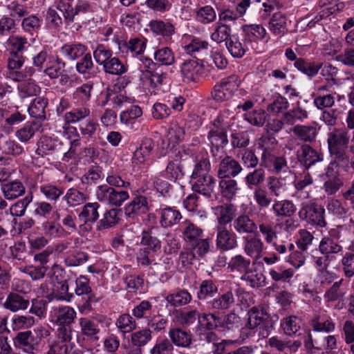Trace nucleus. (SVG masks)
<instances>
[{
  "instance_id": "obj_1",
  "label": "nucleus",
  "mask_w": 354,
  "mask_h": 354,
  "mask_svg": "<svg viewBox=\"0 0 354 354\" xmlns=\"http://www.w3.org/2000/svg\"><path fill=\"white\" fill-rule=\"evenodd\" d=\"M349 141L348 131L344 128L333 129L328 133L327 142L330 153L345 170L350 165H354L348 154Z\"/></svg>"
},
{
  "instance_id": "obj_2",
  "label": "nucleus",
  "mask_w": 354,
  "mask_h": 354,
  "mask_svg": "<svg viewBox=\"0 0 354 354\" xmlns=\"http://www.w3.org/2000/svg\"><path fill=\"white\" fill-rule=\"evenodd\" d=\"M227 128V124L221 117H217L210 126L207 138L211 145V153L216 160L225 155L224 148L228 143Z\"/></svg>"
},
{
  "instance_id": "obj_3",
  "label": "nucleus",
  "mask_w": 354,
  "mask_h": 354,
  "mask_svg": "<svg viewBox=\"0 0 354 354\" xmlns=\"http://www.w3.org/2000/svg\"><path fill=\"white\" fill-rule=\"evenodd\" d=\"M325 209L318 204L312 201L301 203L298 212L299 218L308 223L324 227L326 225L324 219Z\"/></svg>"
},
{
  "instance_id": "obj_4",
  "label": "nucleus",
  "mask_w": 354,
  "mask_h": 354,
  "mask_svg": "<svg viewBox=\"0 0 354 354\" xmlns=\"http://www.w3.org/2000/svg\"><path fill=\"white\" fill-rule=\"evenodd\" d=\"M100 205L98 203H86L77 214L78 230L80 234L84 235L91 232L93 225L99 218L98 209Z\"/></svg>"
},
{
  "instance_id": "obj_5",
  "label": "nucleus",
  "mask_w": 354,
  "mask_h": 354,
  "mask_svg": "<svg viewBox=\"0 0 354 354\" xmlns=\"http://www.w3.org/2000/svg\"><path fill=\"white\" fill-rule=\"evenodd\" d=\"M95 196L100 202L115 207H120L125 201L129 199V194L127 191L118 190L108 185H102L97 187Z\"/></svg>"
},
{
  "instance_id": "obj_6",
  "label": "nucleus",
  "mask_w": 354,
  "mask_h": 354,
  "mask_svg": "<svg viewBox=\"0 0 354 354\" xmlns=\"http://www.w3.org/2000/svg\"><path fill=\"white\" fill-rule=\"evenodd\" d=\"M76 317L75 310L70 306H54L50 312V322L55 326L73 325Z\"/></svg>"
},
{
  "instance_id": "obj_7",
  "label": "nucleus",
  "mask_w": 354,
  "mask_h": 354,
  "mask_svg": "<svg viewBox=\"0 0 354 354\" xmlns=\"http://www.w3.org/2000/svg\"><path fill=\"white\" fill-rule=\"evenodd\" d=\"M242 30L244 33V40L254 50H257L258 40H265L268 42L270 39V36L262 25L247 24L242 26Z\"/></svg>"
},
{
  "instance_id": "obj_8",
  "label": "nucleus",
  "mask_w": 354,
  "mask_h": 354,
  "mask_svg": "<svg viewBox=\"0 0 354 354\" xmlns=\"http://www.w3.org/2000/svg\"><path fill=\"white\" fill-rule=\"evenodd\" d=\"M297 159L305 170H308L312 166L323 161V155L310 145L303 144L297 152Z\"/></svg>"
},
{
  "instance_id": "obj_9",
  "label": "nucleus",
  "mask_w": 354,
  "mask_h": 354,
  "mask_svg": "<svg viewBox=\"0 0 354 354\" xmlns=\"http://www.w3.org/2000/svg\"><path fill=\"white\" fill-rule=\"evenodd\" d=\"M216 245L218 249L227 251L237 246L236 236L227 229L226 226L216 225Z\"/></svg>"
},
{
  "instance_id": "obj_10",
  "label": "nucleus",
  "mask_w": 354,
  "mask_h": 354,
  "mask_svg": "<svg viewBox=\"0 0 354 354\" xmlns=\"http://www.w3.org/2000/svg\"><path fill=\"white\" fill-rule=\"evenodd\" d=\"M180 72L184 82H196L202 76L204 66L195 59H187L180 65Z\"/></svg>"
},
{
  "instance_id": "obj_11",
  "label": "nucleus",
  "mask_w": 354,
  "mask_h": 354,
  "mask_svg": "<svg viewBox=\"0 0 354 354\" xmlns=\"http://www.w3.org/2000/svg\"><path fill=\"white\" fill-rule=\"evenodd\" d=\"M221 159L217 172L218 178H234L243 171L241 164L232 157L224 156Z\"/></svg>"
},
{
  "instance_id": "obj_12",
  "label": "nucleus",
  "mask_w": 354,
  "mask_h": 354,
  "mask_svg": "<svg viewBox=\"0 0 354 354\" xmlns=\"http://www.w3.org/2000/svg\"><path fill=\"white\" fill-rule=\"evenodd\" d=\"M168 337L172 345L179 348H190L192 344V334L179 327L170 328Z\"/></svg>"
},
{
  "instance_id": "obj_13",
  "label": "nucleus",
  "mask_w": 354,
  "mask_h": 354,
  "mask_svg": "<svg viewBox=\"0 0 354 354\" xmlns=\"http://www.w3.org/2000/svg\"><path fill=\"white\" fill-rule=\"evenodd\" d=\"M243 250L248 256L256 260L262 257L265 246L259 236H246L243 238Z\"/></svg>"
},
{
  "instance_id": "obj_14",
  "label": "nucleus",
  "mask_w": 354,
  "mask_h": 354,
  "mask_svg": "<svg viewBox=\"0 0 354 354\" xmlns=\"http://www.w3.org/2000/svg\"><path fill=\"white\" fill-rule=\"evenodd\" d=\"M212 212L218 222L217 225L226 226L234 220L236 208L232 204L224 203L213 207Z\"/></svg>"
},
{
  "instance_id": "obj_15",
  "label": "nucleus",
  "mask_w": 354,
  "mask_h": 354,
  "mask_svg": "<svg viewBox=\"0 0 354 354\" xmlns=\"http://www.w3.org/2000/svg\"><path fill=\"white\" fill-rule=\"evenodd\" d=\"M193 189L205 196L210 197L216 186V180L212 175L192 179Z\"/></svg>"
},
{
  "instance_id": "obj_16",
  "label": "nucleus",
  "mask_w": 354,
  "mask_h": 354,
  "mask_svg": "<svg viewBox=\"0 0 354 354\" xmlns=\"http://www.w3.org/2000/svg\"><path fill=\"white\" fill-rule=\"evenodd\" d=\"M232 227L239 234H252L258 229V225L247 214H241L234 218Z\"/></svg>"
},
{
  "instance_id": "obj_17",
  "label": "nucleus",
  "mask_w": 354,
  "mask_h": 354,
  "mask_svg": "<svg viewBox=\"0 0 354 354\" xmlns=\"http://www.w3.org/2000/svg\"><path fill=\"white\" fill-rule=\"evenodd\" d=\"M235 303V297L232 290H230L209 301V308L220 312L230 309Z\"/></svg>"
},
{
  "instance_id": "obj_18",
  "label": "nucleus",
  "mask_w": 354,
  "mask_h": 354,
  "mask_svg": "<svg viewBox=\"0 0 354 354\" xmlns=\"http://www.w3.org/2000/svg\"><path fill=\"white\" fill-rule=\"evenodd\" d=\"M79 326L81 335L88 339L97 341L100 332V324L97 322L88 317H80Z\"/></svg>"
},
{
  "instance_id": "obj_19",
  "label": "nucleus",
  "mask_w": 354,
  "mask_h": 354,
  "mask_svg": "<svg viewBox=\"0 0 354 354\" xmlns=\"http://www.w3.org/2000/svg\"><path fill=\"white\" fill-rule=\"evenodd\" d=\"M271 210L277 217H292L295 214L297 207L290 200H274Z\"/></svg>"
},
{
  "instance_id": "obj_20",
  "label": "nucleus",
  "mask_w": 354,
  "mask_h": 354,
  "mask_svg": "<svg viewBox=\"0 0 354 354\" xmlns=\"http://www.w3.org/2000/svg\"><path fill=\"white\" fill-rule=\"evenodd\" d=\"M180 230L183 239L187 244L203 236V230L189 220L184 221L180 225Z\"/></svg>"
},
{
  "instance_id": "obj_21",
  "label": "nucleus",
  "mask_w": 354,
  "mask_h": 354,
  "mask_svg": "<svg viewBox=\"0 0 354 354\" xmlns=\"http://www.w3.org/2000/svg\"><path fill=\"white\" fill-rule=\"evenodd\" d=\"M29 300L20 295L17 292H10L6 297L3 306L6 309L15 313L19 310H25L29 306Z\"/></svg>"
},
{
  "instance_id": "obj_22",
  "label": "nucleus",
  "mask_w": 354,
  "mask_h": 354,
  "mask_svg": "<svg viewBox=\"0 0 354 354\" xmlns=\"http://www.w3.org/2000/svg\"><path fill=\"white\" fill-rule=\"evenodd\" d=\"M291 131L299 140L309 143L315 141L318 134V129L315 125L297 124L291 129Z\"/></svg>"
},
{
  "instance_id": "obj_23",
  "label": "nucleus",
  "mask_w": 354,
  "mask_h": 354,
  "mask_svg": "<svg viewBox=\"0 0 354 354\" xmlns=\"http://www.w3.org/2000/svg\"><path fill=\"white\" fill-rule=\"evenodd\" d=\"M148 210L147 198L140 195L136 196L124 207L125 215L128 217H134L140 214L146 213Z\"/></svg>"
},
{
  "instance_id": "obj_24",
  "label": "nucleus",
  "mask_w": 354,
  "mask_h": 354,
  "mask_svg": "<svg viewBox=\"0 0 354 354\" xmlns=\"http://www.w3.org/2000/svg\"><path fill=\"white\" fill-rule=\"evenodd\" d=\"M153 147L154 142L151 139H143L140 147L133 152L132 162L136 164H140L147 161L150 158Z\"/></svg>"
},
{
  "instance_id": "obj_25",
  "label": "nucleus",
  "mask_w": 354,
  "mask_h": 354,
  "mask_svg": "<svg viewBox=\"0 0 354 354\" xmlns=\"http://www.w3.org/2000/svg\"><path fill=\"white\" fill-rule=\"evenodd\" d=\"M160 223L162 227H171L179 223L182 218L181 213L175 207L165 206L159 210Z\"/></svg>"
},
{
  "instance_id": "obj_26",
  "label": "nucleus",
  "mask_w": 354,
  "mask_h": 354,
  "mask_svg": "<svg viewBox=\"0 0 354 354\" xmlns=\"http://www.w3.org/2000/svg\"><path fill=\"white\" fill-rule=\"evenodd\" d=\"M41 128V124L37 121L26 123L15 133L16 138L22 143H28Z\"/></svg>"
},
{
  "instance_id": "obj_27",
  "label": "nucleus",
  "mask_w": 354,
  "mask_h": 354,
  "mask_svg": "<svg viewBox=\"0 0 354 354\" xmlns=\"http://www.w3.org/2000/svg\"><path fill=\"white\" fill-rule=\"evenodd\" d=\"M165 300L171 306L177 308L189 304L192 300V296L187 290L178 288L168 294Z\"/></svg>"
},
{
  "instance_id": "obj_28",
  "label": "nucleus",
  "mask_w": 354,
  "mask_h": 354,
  "mask_svg": "<svg viewBox=\"0 0 354 354\" xmlns=\"http://www.w3.org/2000/svg\"><path fill=\"white\" fill-rule=\"evenodd\" d=\"M121 209L112 208L106 210L97 225V230H104L115 226L120 221Z\"/></svg>"
},
{
  "instance_id": "obj_29",
  "label": "nucleus",
  "mask_w": 354,
  "mask_h": 354,
  "mask_svg": "<svg viewBox=\"0 0 354 354\" xmlns=\"http://www.w3.org/2000/svg\"><path fill=\"white\" fill-rule=\"evenodd\" d=\"M25 187L19 180H13L1 185V191L7 200L16 199L25 193Z\"/></svg>"
},
{
  "instance_id": "obj_30",
  "label": "nucleus",
  "mask_w": 354,
  "mask_h": 354,
  "mask_svg": "<svg viewBox=\"0 0 354 354\" xmlns=\"http://www.w3.org/2000/svg\"><path fill=\"white\" fill-rule=\"evenodd\" d=\"M30 46L28 39L21 35H12L7 41V50L10 53L22 55Z\"/></svg>"
},
{
  "instance_id": "obj_31",
  "label": "nucleus",
  "mask_w": 354,
  "mask_h": 354,
  "mask_svg": "<svg viewBox=\"0 0 354 354\" xmlns=\"http://www.w3.org/2000/svg\"><path fill=\"white\" fill-rule=\"evenodd\" d=\"M248 322L247 327L254 329L269 318L266 310L261 306H254L248 311Z\"/></svg>"
},
{
  "instance_id": "obj_32",
  "label": "nucleus",
  "mask_w": 354,
  "mask_h": 354,
  "mask_svg": "<svg viewBox=\"0 0 354 354\" xmlns=\"http://www.w3.org/2000/svg\"><path fill=\"white\" fill-rule=\"evenodd\" d=\"M149 27L154 35L164 37H170L175 32V28L171 23L160 19L151 20Z\"/></svg>"
},
{
  "instance_id": "obj_33",
  "label": "nucleus",
  "mask_w": 354,
  "mask_h": 354,
  "mask_svg": "<svg viewBox=\"0 0 354 354\" xmlns=\"http://www.w3.org/2000/svg\"><path fill=\"white\" fill-rule=\"evenodd\" d=\"M14 342L16 346L24 350H33L39 344V339L35 338L30 330L19 332L14 338Z\"/></svg>"
},
{
  "instance_id": "obj_34",
  "label": "nucleus",
  "mask_w": 354,
  "mask_h": 354,
  "mask_svg": "<svg viewBox=\"0 0 354 354\" xmlns=\"http://www.w3.org/2000/svg\"><path fill=\"white\" fill-rule=\"evenodd\" d=\"M18 93L21 99H26L30 97L37 95L40 91L41 88L32 78H28L24 82H21L18 86Z\"/></svg>"
},
{
  "instance_id": "obj_35",
  "label": "nucleus",
  "mask_w": 354,
  "mask_h": 354,
  "mask_svg": "<svg viewBox=\"0 0 354 354\" xmlns=\"http://www.w3.org/2000/svg\"><path fill=\"white\" fill-rule=\"evenodd\" d=\"M86 49V46L80 43H71L64 44L60 48V53L68 59L75 60L84 55Z\"/></svg>"
},
{
  "instance_id": "obj_36",
  "label": "nucleus",
  "mask_w": 354,
  "mask_h": 354,
  "mask_svg": "<svg viewBox=\"0 0 354 354\" xmlns=\"http://www.w3.org/2000/svg\"><path fill=\"white\" fill-rule=\"evenodd\" d=\"M248 45L245 40L243 44L236 35H233L225 44L227 50L235 58L243 57L246 50H248Z\"/></svg>"
},
{
  "instance_id": "obj_37",
  "label": "nucleus",
  "mask_w": 354,
  "mask_h": 354,
  "mask_svg": "<svg viewBox=\"0 0 354 354\" xmlns=\"http://www.w3.org/2000/svg\"><path fill=\"white\" fill-rule=\"evenodd\" d=\"M176 318L183 326H189L196 320L200 322L201 313L196 308H184L176 310Z\"/></svg>"
},
{
  "instance_id": "obj_38",
  "label": "nucleus",
  "mask_w": 354,
  "mask_h": 354,
  "mask_svg": "<svg viewBox=\"0 0 354 354\" xmlns=\"http://www.w3.org/2000/svg\"><path fill=\"white\" fill-rule=\"evenodd\" d=\"M233 35H232V28L230 26L223 22L216 23L213 32L211 33L210 38L216 44L222 42L227 43Z\"/></svg>"
},
{
  "instance_id": "obj_39",
  "label": "nucleus",
  "mask_w": 354,
  "mask_h": 354,
  "mask_svg": "<svg viewBox=\"0 0 354 354\" xmlns=\"http://www.w3.org/2000/svg\"><path fill=\"white\" fill-rule=\"evenodd\" d=\"M219 178L218 186L222 196L227 199L233 198L239 190L236 180L230 177Z\"/></svg>"
},
{
  "instance_id": "obj_40",
  "label": "nucleus",
  "mask_w": 354,
  "mask_h": 354,
  "mask_svg": "<svg viewBox=\"0 0 354 354\" xmlns=\"http://www.w3.org/2000/svg\"><path fill=\"white\" fill-rule=\"evenodd\" d=\"M48 100L44 97H36L28 106V111L30 117L44 120L46 119V108Z\"/></svg>"
},
{
  "instance_id": "obj_41",
  "label": "nucleus",
  "mask_w": 354,
  "mask_h": 354,
  "mask_svg": "<svg viewBox=\"0 0 354 354\" xmlns=\"http://www.w3.org/2000/svg\"><path fill=\"white\" fill-rule=\"evenodd\" d=\"M153 58L159 66H171L175 62V55L172 50L164 46L155 50Z\"/></svg>"
},
{
  "instance_id": "obj_42",
  "label": "nucleus",
  "mask_w": 354,
  "mask_h": 354,
  "mask_svg": "<svg viewBox=\"0 0 354 354\" xmlns=\"http://www.w3.org/2000/svg\"><path fill=\"white\" fill-rule=\"evenodd\" d=\"M102 68L106 73L114 75H122L127 71L128 66L118 57L112 56L105 62V64L102 66Z\"/></svg>"
},
{
  "instance_id": "obj_43",
  "label": "nucleus",
  "mask_w": 354,
  "mask_h": 354,
  "mask_svg": "<svg viewBox=\"0 0 354 354\" xmlns=\"http://www.w3.org/2000/svg\"><path fill=\"white\" fill-rule=\"evenodd\" d=\"M295 67L302 73L308 77H314L322 68V64L314 62H309L303 58H299L294 63Z\"/></svg>"
},
{
  "instance_id": "obj_44",
  "label": "nucleus",
  "mask_w": 354,
  "mask_h": 354,
  "mask_svg": "<svg viewBox=\"0 0 354 354\" xmlns=\"http://www.w3.org/2000/svg\"><path fill=\"white\" fill-rule=\"evenodd\" d=\"M241 279L246 281L251 287L259 288L266 285V277L262 272L256 269H248Z\"/></svg>"
},
{
  "instance_id": "obj_45",
  "label": "nucleus",
  "mask_w": 354,
  "mask_h": 354,
  "mask_svg": "<svg viewBox=\"0 0 354 354\" xmlns=\"http://www.w3.org/2000/svg\"><path fill=\"white\" fill-rule=\"evenodd\" d=\"M216 18L214 8L211 6H200L196 10V20L201 24L207 25L214 22Z\"/></svg>"
},
{
  "instance_id": "obj_46",
  "label": "nucleus",
  "mask_w": 354,
  "mask_h": 354,
  "mask_svg": "<svg viewBox=\"0 0 354 354\" xmlns=\"http://www.w3.org/2000/svg\"><path fill=\"white\" fill-rule=\"evenodd\" d=\"M269 30L276 35H282L286 30V18L281 12L272 15L269 21Z\"/></svg>"
},
{
  "instance_id": "obj_47",
  "label": "nucleus",
  "mask_w": 354,
  "mask_h": 354,
  "mask_svg": "<svg viewBox=\"0 0 354 354\" xmlns=\"http://www.w3.org/2000/svg\"><path fill=\"white\" fill-rule=\"evenodd\" d=\"M115 326L120 333L125 334L133 332L136 328L137 324L131 315L124 313L116 319Z\"/></svg>"
},
{
  "instance_id": "obj_48",
  "label": "nucleus",
  "mask_w": 354,
  "mask_h": 354,
  "mask_svg": "<svg viewBox=\"0 0 354 354\" xmlns=\"http://www.w3.org/2000/svg\"><path fill=\"white\" fill-rule=\"evenodd\" d=\"M265 179L266 171L262 168H258L250 171L244 178V182L248 188L252 189L261 187Z\"/></svg>"
},
{
  "instance_id": "obj_49",
  "label": "nucleus",
  "mask_w": 354,
  "mask_h": 354,
  "mask_svg": "<svg viewBox=\"0 0 354 354\" xmlns=\"http://www.w3.org/2000/svg\"><path fill=\"white\" fill-rule=\"evenodd\" d=\"M243 118L252 126L261 127L266 121L267 115L263 109H258L244 113Z\"/></svg>"
},
{
  "instance_id": "obj_50",
  "label": "nucleus",
  "mask_w": 354,
  "mask_h": 354,
  "mask_svg": "<svg viewBox=\"0 0 354 354\" xmlns=\"http://www.w3.org/2000/svg\"><path fill=\"white\" fill-rule=\"evenodd\" d=\"M91 117V110L85 106L78 107L67 112L65 114V120L68 123H81L84 120Z\"/></svg>"
},
{
  "instance_id": "obj_51",
  "label": "nucleus",
  "mask_w": 354,
  "mask_h": 354,
  "mask_svg": "<svg viewBox=\"0 0 354 354\" xmlns=\"http://www.w3.org/2000/svg\"><path fill=\"white\" fill-rule=\"evenodd\" d=\"M152 339V331L150 328H142L131 334V342L134 346L142 347Z\"/></svg>"
},
{
  "instance_id": "obj_52",
  "label": "nucleus",
  "mask_w": 354,
  "mask_h": 354,
  "mask_svg": "<svg viewBox=\"0 0 354 354\" xmlns=\"http://www.w3.org/2000/svg\"><path fill=\"white\" fill-rule=\"evenodd\" d=\"M270 193L264 187L254 188L253 192L254 200L260 209H266L272 204Z\"/></svg>"
},
{
  "instance_id": "obj_53",
  "label": "nucleus",
  "mask_w": 354,
  "mask_h": 354,
  "mask_svg": "<svg viewBox=\"0 0 354 354\" xmlns=\"http://www.w3.org/2000/svg\"><path fill=\"white\" fill-rule=\"evenodd\" d=\"M288 126H292L295 123L299 122H302L308 118V111L297 106L290 111L283 113Z\"/></svg>"
},
{
  "instance_id": "obj_54",
  "label": "nucleus",
  "mask_w": 354,
  "mask_h": 354,
  "mask_svg": "<svg viewBox=\"0 0 354 354\" xmlns=\"http://www.w3.org/2000/svg\"><path fill=\"white\" fill-rule=\"evenodd\" d=\"M342 250V247L330 236L322 238L319 245V252L327 256H330L331 254H337Z\"/></svg>"
},
{
  "instance_id": "obj_55",
  "label": "nucleus",
  "mask_w": 354,
  "mask_h": 354,
  "mask_svg": "<svg viewBox=\"0 0 354 354\" xmlns=\"http://www.w3.org/2000/svg\"><path fill=\"white\" fill-rule=\"evenodd\" d=\"M41 20L35 15H30L23 19L21 28L24 31L30 35L37 33L41 28Z\"/></svg>"
},
{
  "instance_id": "obj_56",
  "label": "nucleus",
  "mask_w": 354,
  "mask_h": 354,
  "mask_svg": "<svg viewBox=\"0 0 354 354\" xmlns=\"http://www.w3.org/2000/svg\"><path fill=\"white\" fill-rule=\"evenodd\" d=\"M268 191L271 196L279 197L285 190L284 179L275 176H270L267 178Z\"/></svg>"
},
{
  "instance_id": "obj_57",
  "label": "nucleus",
  "mask_w": 354,
  "mask_h": 354,
  "mask_svg": "<svg viewBox=\"0 0 354 354\" xmlns=\"http://www.w3.org/2000/svg\"><path fill=\"white\" fill-rule=\"evenodd\" d=\"M269 274L277 283H288L293 277L294 271L291 268L283 269L281 267H275L270 270Z\"/></svg>"
},
{
  "instance_id": "obj_58",
  "label": "nucleus",
  "mask_w": 354,
  "mask_h": 354,
  "mask_svg": "<svg viewBox=\"0 0 354 354\" xmlns=\"http://www.w3.org/2000/svg\"><path fill=\"white\" fill-rule=\"evenodd\" d=\"M202 321L205 322L203 327L208 330L223 327L222 319L216 313H201L199 323L201 324Z\"/></svg>"
},
{
  "instance_id": "obj_59",
  "label": "nucleus",
  "mask_w": 354,
  "mask_h": 354,
  "mask_svg": "<svg viewBox=\"0 0 354 354\" xmlns=\"http://www.w3.org/2000/svg\"><path fill=\"white\" fill-rule=\"evenodd\" d=\"M218 291V287L212 280H203L199 286L196 297L199 300H205Z\"/></svg>"
},
{
  "instance_id": "obj_60",
  "label": "nucleus",
  "mask_w": 354,
  "mask_h": 354,
  "mask_svg": "<svg viewBox=\"0 0 354 354\" xmlns=\"http://www.w3.org/2000/svg\"><path fill=\"white\" fill-rule=\"evenodd\" d=\"M301 319L297 316H288L282 319L281 326L285 334L292 335L296 334L301 328Z\"/></svg>"
},
{
  "instance_id": "obj_61",
  "label": "nucleus",
  "mask_w": 354,
  "mask_h": 354,
  "mask_svg": "<svg viewBox=\"0 0 354 354\" xmlns=\"http://www.w3.org/2000/svg\"><path fill=\"white\" fill-rule=\"evenodd\" d=\"M259 233L264 241L268 244H273L277 239L278 235L275 227L270 223H261L258 225Z\"/></svg>"
},
{
  "instance_id": "obj_62",
  "label": "nucleus",
  "mask_w": 354,
  "mask_h": 354,
  "mask_svg": "<svg viewBox=\"0 0 354 354\" xmlns=\"http://www.w3.org/2000/svg\"><path fill=\"white\" fill-rule=\"evenodd\" d=\"M289 102L287 99L281 95H277L267 106V111L274 115H278L287 110Z\"/></svg>"
},
{
  "instance_id": "obj_63",
  "label": "nucleus",
  "mask_w": 354,
  "mask_h": 354,
  "mask_svg": "<svg viewBox=\"0 0 354 354\" xmlns=\"http://www.w3.org/2000/svg\"><path fill=\"white\" fill-rule=\"evenodd\" d=\"M57 140L48 136H43L38 142L36 153L41 156L54 151L57 146Z\"/></svg>"
},
{
  "instance_id": "obj_64",
  "label": "nucleus",
  "mask_w": 354,
  "mask_h": 354,
  "mask_svg": "<svg viewBox=\"0 0 354 354\" xmlns=\"http://www.w3.org/2000/svg\"><path fill=\"white\" fill-rule=\"evenodd\" d=\"M189 248L193 250L194 253L198 257L201 258L204 257L210 249V239H199L188 244Z\"/></svg>"
}]
</instances>
